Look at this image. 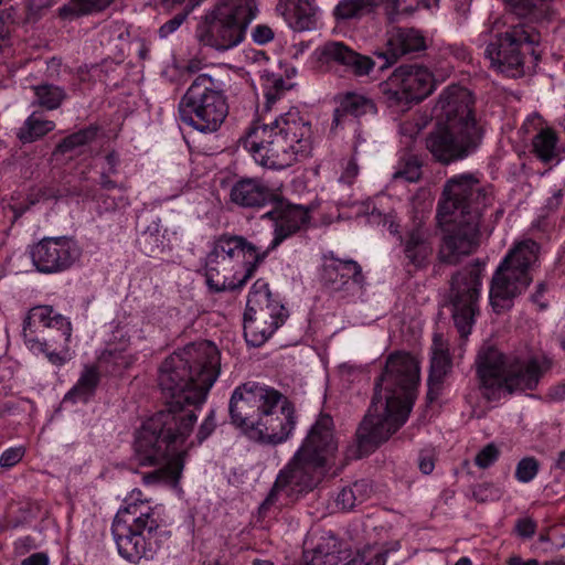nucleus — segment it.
<instances>
[{"label": "nucleus", "mask_w": 565, "mask_h": 565, "mask_svg": "<svg viewBox=\"0 0 565 565\" xmlns=\"http://www.w3.org/2000/svg\"><path fill=\"white\" fill-rule=\"evenodd\" d=\"M329 466L311 456L297 450L287 465L279 471L273 489L260 505V511L265 512L276 503L280 505L287 502H280V497L285 495L290 501L313 491L323 480Z\"/></svg>", "instance_id": "4468645a"}, {"label": "nucleus", "mask_w": 565, "mask_h": 565, "mask_svg": "<svg viewBox=\"0 0 565 565\" xmlns=\"http://www.w3.org/2000/svg\"><path fill=\"white\" fill-rule=\"evenodd\" d=\"M508 565H539L536 559L523 561L519 556H512L508 561Z\"/></svg>", "instance_id": "680f3d73"}, {"label": "nucleus", "mask_w": 565, "mask_h": 565, "mask_svg": "<svg viewBox=\"0 0 565 565\" xmlns=\"http://www.w3.org/2000/svg\"><path fill=\"white\" fill-rule=\"evenodd\" d=\"M404 253L408 262L416 268L427 266L433 254V243L429 230L420 222L414 223L406 231Z\"/></svg>", "instance_id": "c85d7f7f"}, {"label": "nucleus", "mask_w": 565, "mask_h": 565, "mask_svg": "<svg viewBox=\"0 0 565 565\" xmlns=\"http://www.w3.org/2000/svg\"><path fill=\"white\" fill-rule=\"evenodd\" d=\"M114 339H118L120 343L118 345L114 343L109 344V347L99 355L98 362L100 364L109 365L110 367L108 371L110 373H118L134 363V356L127 353L129 337H126L122 329H117L114 332Z\"/></svg>", "instance_id": "72a5a7b5"}, {"label": "nucleus", "mask_w": 565, "mask_h": 565, "mask_svg": "<svg viewBox=\"0 0 565 565\" xmlns=\"http://www.w3.org/2000/svg\"><path fill=\"white\" fill-rule=\"evenodd\" d=\"M525 125H533L537 130L532 138L533 153L545 163L559 161L561 147L556 131L551 127H544L542 117L537 114L530 116Z\"/></svg>", "instance_id": "c756f323"}, {"label": "nucleus", "mask_w": 565, "mask_h": 565, "mask_svg": "<svg viewBox=\"0 0 565 565\" xmlns=\"http://www.w3.org/2000/svg\"><path fill=\"white\" fill-rule=\"evenodd\" d=\"M540 246L532 239L516 244L494 271L490 286V303L498 313L512 307L531 284V271L539 259Z\"/></svg>", "instance_id": "ddd939ff"}, {"label": "nucleus", "mask_w": 565, "mask_h": 565, "mask_svg": "<svg viewBox=\"0 0 565 565\" xmlns=\"http://www.w3.org/2000/svg\"><path fill=\"white\" fill-rule=\"evenodd\" d=\"M320 279L331 292L348 291L352 286L362 287L361 266L353 259H341L333 252L322 255Z\"/></svg>", "instance_id": "aec40b11"}, {"label": "nucleus", "mask_w": 565, "mask_h": 565, "mask_svg": "<svg viewBox=\"0 0 565 565\" xmlns=\"http://www.w3.org/2000/svg\"><path fill=\"white\" fill-rule=\"evenodd\" d=\"M22 335L30 351L44 354L55 366H62L72 359V324L51 306H35L29 310L23 321Z\"/></svg>", "instance_id": "9d476101"}, {"label": "nucleus", "mask_w": 565, "mask_h": 565, "mask_svg": "<svg viewBox=\"0 0 565 565\" xmlns=\"http://www.w3.org/2000/svg\"><path fill=\"white\" fill-rule=\"evenodd\" d=\"M230 199L237 206L257 209L273 202L276 193L258 179L244 178L232 185Z\"/></svg>", "instance_id": "393cba45"}, {"label": "nucleus", "mask_w": 565, "mask_h": 565, "mask_svg": "<svg viewBox=\"0 0 565 565\" xmlns=\"http://www.w3.org/2000/svg\"><path fill=\"white\" fill-rule=\"evenodd\" d=\"M216 428L215 412L212 409L204 418L196 433V444H202L207 439Z\"/></svg>", "instance_id": "8fccbe9b"}, {"label": "nucleus", "mask_w": 565, "mask_h": 565, "mask_svg": "<svg viewBox=\"0 0 565 565\" xmlns=\"http://www.w3.org/2000/svg\"><path fill=\"white\" fill-rule=\"evenodd\" d=\"M267 256L268 250L244 236L223 234L214 239L206 255V284L215 292L242 288Z\"/></svg>", "instance_id": "1a4fd4ad"}, {"label": "nucleus", "mask_w": 565, "mask_h": 565, "mask_svg": "<svg viewBox=\"0 0 565 565\" xmlns=\"http://www.w3.org/2000/svg\"><path fill=\"white\" fill-rule=\"evenodd\" d=\"M167 231H162L160 220H154L146 230L141 232L139 237V245L141 250L148 255L153 256L163 253L169 248V239L166 235Z\"/></svg>", "instance_id": "e433bc0d"}, {"label": "nucleus", "mask_w": 565, "mask_h": 565, "mask_svg": "<svg viewBox=\"0 0 565 565\" xmlns=\"http://www.w3.org/2000/svg\"><path fill=\"white\" fill-rule=\"evenodd\" d=\"M105 163L106 166L104 171H106L108 174H115L119 163L118 154L115 151L107 153L105 157Z\"/></svg>", "instance_id": "4d7b16f0"}, {"label": "nucleus", "mask_w": 565, "mask_h": 565, "mask_svg": "<svg viewBox=\"0 0 565 565\" xmlns=\"http://www.w3.org/2000/svg\"><path fill=\"white\" fill-rule=\"evenodd\" d=\"M418 467L424 475L431 473L435 468L434 457L428 452H420L418 458Z\"/></svg>", "instance_id": "6e6d98bb"}, {"label": "nucleus", "mask_w": 565, "mask_h": 565, "mask_svg": "<svg viewBox=\"0 0 565 565\" xmlns=\"http://www.w3.org/2000/svg\"><path fill=\"white\" fill-rule=\"evenodd\" d=\"M550 366L551 362L545 358L521 360L503 354L489 343L480 348L476 358L480 388L488 399H498L502 393L534 390Z\"/></svg>", "instance_id": "6e6552de"}, {"label": "nucleus", "mask_w": 565, "mask_h": 565, "mask_svg": "<svg viewBox=\"0 0 565 565\" xmlns=\"http://www.w3.org/2000/svg\"><path fill=\"white\" fill-rule=\"evenodd\" d=\"M102 380L99 367L95 364H85L73 387L65 394L64 403H88L96 394Z\"/></svg>", "instance_id": "2f4dec72"}, {"label": "nucleus", "mask_w": 565, "mask_h": 565, "mask_svg": "<svg viewBox=\"0 0 565 565\" xmlns=\"http://www.w3.org/2000/svg\"><path fill=\"white\" fill-rule=\"evenodd\" d=\"M545 0H505V6L518 17L525 18L535 12V10H543Z\"/></svg>", "instance_id": "c03bdc74"}, {"label": "nucleus", "mask_w": 565, "mask_h": 565, "mask_svg": "<svg viewBox=\"0 0 565 565\" xmlns=\"http://www.w3.org/2000/svg\"><path fill=\"white\" fill-rule=\"evenodd\" d=\"M21 565H49V557L44 553H34L23 559Z\"/></svg>", "instance_id": "13d9d810"}, {"label": "nucleus", "mask_w": 565, "mask_h": 565, "mask_svg": "<svg viewBox=\"0 0 565 565\" xmlns=\"http://www.w3.org/2000/svg\"><path fill=\"white\" fill-rule=\"evenodd\" d=\"M386 49L376 53L390 66L406 54L425 51L426 40L419 30L413 28H392L386 32Z\"/></svg>", "instance_id": "4be33fe9"}, {"label": "nucleus", "mask_w": 565, "mask_h": 565, "mask_svg": "<svg viewBox=\"0 0 565 565\" xmlns=\"http://www.w3.org/2000/svg\"><path fill=\"white\" fill-rule=\"evenodd\" d=\"M370 490L365 481H356L350 487L343 488L337 495L335 503L341 510H351L362 503Z\"/></svg>", "instance_id": "a19ab883"}, {"label": "nucleus", "mask_w": 565, "mask_h": 565, "mask_svg": "<svg viewBox=\"0 0 565 565\" xmlns=\"http://www.w3.org/2000/svg\"><path fill=\"white\" fill-rule=\"evenodd\" d=\"M449 344L443 334L436 333L433 338L430 373L428 377L427 397L434 401L438 397L445 376L451 370Z\"/></svg>", "instance_id": "cd10ccee"}, {"label": "nucleus", "mask_w": 565, "mask_h": 565, "mask_svg": "<svg viewBox=\"0 0 565 565\" xmlns=\"http://www.w3.org/2000/svg\"><path fill=\"white\" fill-rule=\"evenodd\" d=\"M111 533L119 555L132 564L153 559L169 534L161 529L153 508L139 489L125 498L113 521Z\"/></svg>", "instance_id": "0eeeda50"}, {"label": "nucleus", "mask_w": 565, "mask_h": 565, "mask_svg": "<svg viewBox=\"0 0 565 565\" xmlns=\"http://www.w3.org/2000/svg\"><path fill=\"white\" fill-rule=\"evenodd\" d=\"M189 12L190 11H188V9L186 10L184 9L183 12L175 14L172 19H170L164 24H162L158 31L159 36L161 39H166L170 34H172L174 31H177L181 26V24L185 21Z\"/></svg>", "instance_id": "09e8293b"}, {"label": "nucleus", "mask_w": 565, "mask_h": 565, "mask_svg": "<svg viewBox=\"0 0 565 565\" xmlns=\"http://www.w3.org/2000/svg\"><path fill=\"white\" fill-rule=\"evenodd\" d=\"M253 41L259 45H264L274 39L273 30L265 24H258L252 32Z\"/></svg>", "instance_id": "603ef678"}, {"label": "nucleus", "mask_w": 565, "mask_h": 565, "mask_svg": "<svg viewBox=\"0 0 565 565\" xmlns=\"http://www.w3.org/2000/svg\"><path fill=\"white\" fill-rule=\"evenodd\" d=\"M55 126L43 113L33 111L18 129L17 137L22 143H31L53 131Z\"/></svg>", "instance_id": "f704fd0d"}, {"label": "nucleus", "mask_w": 565, "mask_h": 565, "mask_svg": "<svg viewBox=\"0 0 565 565\" xmlns=\"http://www.w3.org/2000/svg\"><path fill=\"white\" fill-rule=\"evenodd\" d=\"M201 68H202V62L198 58H191L182 67V72L189 73V74H195V73L200 72Z\"/></svg>", "instance_id": "052dcab7"}, {"label": "nucleus", "mask_w": 565, "mask_h": 565, "mask_svg": "<svg viewBox=\"0 0 565 565\" xmlns=\"http://www.w3.org/2000/svg\"><path fill=\"white\" fill-rule=\"evenodd\" d=\"M544 291H545V286H544V284H540V285L537 286V290H536V292H535V294H533V295H532V297H531V298H532V301H533V302H535V303H539V305H540V307H541L542 309L546 307L544 303H541V302H540V297L543 295V292H544Z\"/></svg>", "instance_id": "69168bd1"}, {"label": "nucleus", "mask_w": 565, "mask_h": 565, "mask_svg": "<svg viewBox=\"0 0 565 565\" xmlns=\"http://www.w3.org/2000/svg\"><path fill=\"white\" fill-rule=\"evenodd\" d=\"M228 412L235 426L273 445L290 437L297 419L295 406L286 395L257 382H247L234 390Z\"/></svg>", "instance_id": "423d86ee"}, {"label": "nucleus", "mask_w": 565, "mask_h": 565, "mask_svg": "<svg viewBox=\"0 0 565 565\" xmlns=\"http://www.w3.org/2000/svg\"><path fill=\"white\" fill-rule=\"evenodd\" d=\"M418 382L419 366L411 354L394 353L388 356L367 413L356 430V457L386 441L406 423Z\"/></svg>", "instance_id": "7ed1b4c3"}, {"label": "nucleus", "mask_w": 565, "mask_h": 565, "mask_svg": "<svg viewBox=\"0 0 565 565\" xmlns=\"http://www.w3.org/2000/svg\"><path fill=\"white\" fill-rule=\"evenodd\" d=\"M344 558L339 540L330 533L322 535L312 550L303 552L306 565H339Z\"/></svg>", "instance_id": "473e14b6"}, {"label": "nucleus", "mask_w": 565, "mask_h": 565, "mask_svg": "<svg viewBox=\"0 0 565 565\" xmlns=\"http://www.w3.org/2000/svg\"><path fill=\"white\" fill-rule=\"evenodd\" d=\"M32 90L34 93L32 104L49 111L60 108L68 97L64 87L51 83L34 85Z\"/></svg>", "instance_id": "c9c22d12"}, {"label": "nucleus", "mask_w": 565, "mask_h": 565, "mask_svg": "<svg viewBox=\"0 0 565 565\" xmlns=\"http://www.w3.org/2000/svg\"><path fill=\"white\" fill-rule=\"evenodd\" d=\"M245 313L258 318L259 321L277 322V327L285 321L284 306L273 298L269 285L264 279L256 280L247 297Z\"/></svg>", "instance_id": "5701e85b"}, {"label": "nucleus", "mask_w": 565, "mask_h": 565, "mask_svg": "<svg viewBox=\"0 0 565 565\" xmlns=\"http://www.w3.org/2000/svg\"><path fill=\"white\" fill-rule=\"evenodd\" d=\"M269 204H273V209L262 215V220L270 221L274 228V238L266 248L268 254L285 239L306 227L310 220L308 209L300 204H292L278 194Z\"/></svg>", "instance_id": "6ab92c4d"}, {"label": "nucleus", "mask_w": 565, "mask_h": 565, "mask_svg": "<svg viewBox=\"0 0 565 565\" xmlns=\"http://www.w3.org/2000/svg\"><path fill=\"white\" fill-rule=\"evenodd\" d=\"M536 530V523L530 518H523L516 521L515 531L524 539H530L534 535Z\"/></svg>", "instance_id": "864d4df0"}, {"label": "nucleus", "mask_w": 565, "mask_h": 565, "mask_svg": "<svg viewBox=\"0 0 565 565\" xmlns=\"http://www.w3.org/2000/svg\"><path fill=\"white\" fill-rule=\"evenodd\" d=\"M455 565H472V562L469 557H460Z\"/></svg>", "instance_id": "774afa93"}, {"label": "nucleus", "mask_w": 565, "mask_h": 565, "mask_svg": "<svg viewBox=\"0 0 565 565\" xmlns=\"http://www.w3.org/2000/svg\"><path fill=\"white\" fill-rule=\"evenodd\" d=\"M262 85L265 97L262 115L248 130L243 146L258 164L285 169L309 156L311 124L296 108L274 119L268 118L266 114L294 84L281 74L264 72Z\"/></svg>", "instance_id": "f03ea898"}, {"label": "nucleus", "mask_w": 565, "mask_h": 565, "mask_svg": "<svg viewBox=\"0 0 565 565\" xmlns=\"http://www.w3.org/2000/svg\"><path fill=\"white\" fill-rule=\"evenodd\" d=\"M32 264L43 274H56L71 268L81 257L78 244L71 237H44L30 250Z\"/></svg>", "instance_id": "a211bd4d"}, {"label": "nucleus", "mask_w": 565, "mask_h": 565, "mask_svg": "<svg viewBox=\"0 0 565 565\" xmlns=\"http://www.w3.org/2000/svg\"><path fill=\"white\" fill-rule=\"evenodd\" d=\"M114 0H71L58 9L62 19H73L78 15L88 14L107 8Z\"/></svg>", "instance_id": "58836bf2"}, {"label": "nucleus", "mask_w": 565, "mask_h": 565, "mask_svg": "<svg viewBox=\"0 0 565 565\" xmlns=\"http://www.w3.org/2000/svg\"><path fill=\"white\" fill-rule=\"evenodd\" d=\"M499 455V448L492 443L488 444L476 455L475 463L481 469H487L498 460Z\"/></svg>", "instance_id": "49530a36"}, {"label": "nucleus", "mask_w": 565, "mask_h": 565, "mask_svg": "<svg viewBox=\"0 0 565 565\" xmlns=\"http://www.w3.org/2000/svg\"><path fill=\"white\" fill-rule=\"evenodd\" d=\"M97 137V128L94 126L81 129L67 137H65L55 148V154H66L76 151L78 148L84 147Z\"/></svg>", "instance_id": "ea45409f"}, {"label": "nucleus", "mask_w": 565, "mask_h": 565, "mask_svg": "<svg viewBox=\"0 0 565 565\" xmlns=\"http://www.w3.org/2000/svg\"><path fill=\"white\" fill-rule=\"evenodd\" d=\"M391 550L369 546L362 550L353 559L354 565H385Z\"/></svg>", "instance_id": "37998d69"}, {"label": "nucleus", "mask_w": 565, "mask_h": 565, "mask_svg": "<svg viewBox=\"0 0 565 565\" xmlns=\"http://www.w3.org/2000/svg\"><path fill=\"white\" fill-rule=\"evenodd\" d=\"M551 395L555 399H559V401L565 399V384H561V385L553 387Z\"/></svg>", "instance_id": "0e129e2a"}, {"label": "nucleus", "mask_w": 565, "mask_h": 565, "mask_svg": "<svg viewBox=\"0 0 565 565\" xmlns=\"http://www.w3.org/2000/svg\"><path fill=\"white\" fill-rule=\"evenodd\" d=\"M480 268L465 267L457 271L450 284L452 319L461 338H467L479 313Z\"/></svg>", "instance_id": "f3484780"}, {"label": "nucleus", "mask_w": 565, "mask_h": 565, "mask_svg": "<svg viewBox=\"0 0 565 565\" xmlns=\"http://www.w3.org/2000/svg\"><path fill=\"white\" fill-rule=\"evenodd\" d=\"M220 367V352L210 341L190 343L162 362L158 382L167 398L166 407L142 424L135 440L139 465H163L142 477L146 484L179 480L186 454L181 447L193 430L196 411L217 380Z\"/></svg>", "instance_id": "f257e3e1"}, {"label": "nucleus", "mask_w": 565, "mask_h": 565, "mask_svg": "<svg viewBox=\"0 0 565 565\" xmlns=\"http://www.w3.org/2000/svg\"><path fill=\"white\" fill-rule=\"evenodd\" d=\"M227 114L221 82L205 73L195 76L179 103L182 122L203 134L217 131Z\"/></svg>", "instance_id": "f8f14e48"}, {"label": "nucleus", "mask_w": 565, "mask_h": 565, "mask_svg": "<svg viewBox=\"0 0 565 565\" xmlns=\"http://www.w3.org/2000/svg\"><path fill=\"white\" fill-rule=\"evenodd\" d=\"M256 13L255 0H221L199 24L195 36L203 45L225 52L243 42Z\"/></svg>", "instance_id": "9b49d317"}, {"label": "nucleus", "mask_w": 565, "mask_h": 565, "mask_svg": "<svg viewBox=\"0 0 565 565\" xmlns=\"http://www.w3.org/2000/svg\"><path fill=\"white\" fill-rule=\"evenodd\" d=\"M420 167V162L415 156H406L399 161L393 178L395 180L402 179L407 182H416L422 174Z\"/></svg>", "instance_id": "79ce46f5"}, {"label": "nucleus", "mask_w": 565, "mask_h": 565, "mask_svg": "<svg viewBox=\"0 0 565 565\" xmlns=\"http://www.w3.org/2000/svg\"><path fill=\"white\" fill-rule=\"evenodd\" d=\"M437 122L426 137V148L435 160L449 164L476 152L483 139V128L476 118L471 92L450 85L434 107Z\"/></svg>", "instance_id": "39448f33"}, {"label": "nucleus", "mask_w": 565, "mask_h": 565, "mask_svg": "<svg viewBox=\"0 0 565 565\" xmlns=\"http://www.w3.org/2000/svg\"><path fill=\"white\" fill-rule=\"evenodd\" d=\"M319 50L322 61L341 64L356 76L369 75L375 65L371 57L356 53L342 42H328Z\"/></svg>", "instance_id": "b1692460"}, {"label": "nucleus", "mask_w": 565, "mask_h": 565, "mask_svg": "<svg viewBox=\"0 0 565 565\" xmlns=\"http://www.w3.org/2000/svg\"><path fill=\"white\" fill-rule=\"evenodd\" d=\"M359 174V167L354 159L348 161L347 167L344 168L343 173L340 177V182L351 184L356 175Z\"/></svg>", "instance_id": "5fc2aeb1"}, {"label": "nucleus", "mask_w": 565, "mask_h": 565, "mask_svg": "<svg viewBox=\"0 0 565 565\" xmlns=\"http://www.w3.org/2000/svg\"><path fill=\"white\" fill-rule=\"evenodd\" d=\"M23 456L24 449L22 447L9 448L0 456V467L11 468L20 462Z\"/></svg>", "instance_id": "3c124183"}, {"label": "nucleus", "mask_w": 565, "mask_h": 565, "mask_svg": "<svg viewBox=\"0 0 565 565\" xmlns=\"http://www.w3.org/2000/svg\"><path fill=\"white\" fill-rule=\"evenodd\" d=\"M539 42V33L515 25L498 35L497 40L487 46L484 55L495 71L510 77H519L524 73L525 54H534L533 46Z\"/></svg>", "instance_id": "2eb2a0df"}, {"label": "nucleus", "mask_w": 565, "mask_h": 565, "mask_svg": "<svg viewBox=\"0 0 565 565\" xmlns=\"http://www.w3.org/2000/svg\"><path fill=\"white\" fill-rule=\"evenodd\" d=\"M539 467V461L534 457H525L516 465L515 478L522 483H527L536 477Z\"/></svg>", "instance_id": "a18cd8bd"}, {"label": "nucleus", "mask_w": 565, "mask_h": 565, "mask_svg": "<svg viewBox=\"0 0 565 565\" xmlns=\"http://www.w3.org/2000/svg\"><path fill=\"white\" fill-rule=\"evenodd\" d=\"M444 196L437 216L440 223L449 227L444 234L438 258L441 263L456 265L477 249L480 220L484 210L492 204L493 196L472 174L448 180Z\"/></svg>", "instance_id": "20e7f679"}, {"label": "nucleus", "mask_w": 565, "mask_h": 565, "mask_svg": "<svg viewBox=\"0 0 565 565\" xmlns=\"http://www.w3.org/2000/svg\"><path fill=\"white\" fill-rule=\"evenodd\" d=\"M202 0H162V2L170 8L179 4H184V9L188 11L193 10Z\"/></svg>", "instance_id": "bf43d9fd"}, {"label": "nucleus", "mask_w": 565, "mask_h": 565, "mask_svg": "<svg viewBox=\"0 0 565 565\" xmlns=\"http://www.w3.org/2000/svg\"><path fill=\"white\" fill-rule=\"evenodd\" d=\"M298 450L320 459L322 463L330 467L331 460L338 450L332 417L321 415L311 426Z\"/></svg>", "instance_id": "412c9836"}, {"label": "nucleus", "mask_w": 565, "mask_h": 565, "mask_svg": "<svg viewBox=\"0 0 565 565\" xmlns=\"http://www.w3.org/2000/svg\"><path fill=\"white\" fill-rule=\"evenodd\" d=\"M501 494V490L492 483L478 484L472 491L473 498L479 502L499 500Z\"/></svg>", "instance_id": "de8ad7c7"}, {"label": "nucleus", "mask_w": 565, "mask_h": 565, "mask_svg": "<svg viewBox=\"0 0 565 565\" xmlns=\"http://www.w3.org/2000/svg\"><path fill=\"white\" fill-rule=\"evenodd\" d=\"M277 329V322L259 321L258 318L244 313V337L252 347L263 345Z\"/></svg>", "instance_id": "4c0bfd02"}, {"label": "nucleus", "mask_w": 565, "mask_h": 565, "mask_svg": "<svg viewBox=\"0 0 565 565\" xmlns=\"http://www.w3.org/2000/svg\"><path fill=\"white\" fill-rule=\"evenodd\" d=\"M557 466L565 470V450L559 454Z\"/></svg>", "instance_id": "338daca9"}, {"label": "nucleus", "mask_w": 565, "mask_h": 565, "mask_svg": "<svg viewBox=\"0 0 565 565\" xmlns=\"http://www.w3.org/2000/svg\"><path fill=\"white\" fill-rule=\"evenodd\" d=\"M380 6H384L390 22L396 21L401 13V0H340L333 10V15L341 21L360 19L372 13Z\"/></svg>", "instance_id": "a878e982"}, {"label": "nucleus", "mask_w": 565, "mask_h": 565, "mask_svg": "<svg viewBox=\"0 0 565 565\" xmlns=\"http://www.w3.org/2000/svg\"><path fill=\"white\" fill-rule=\"evenodd\" d=\"M276 10L298 32L316 29L319 8L310 0H278Z\"/></svg>", "instance_id": "bb28decb"}, {"label": "nucleus", "mask_w": 565, "mask_h": 565, "mask_svg": "<svg viewBox=\"0 0 565 565\" xmlns=\"http://www.w3.org/2000/svg\"><path fill=\"white\" fill-rule=\"evenodd\" d=\"M436 88L433 73L425 66L412 64L397 67L388 79L381 84V90L390 107L405 109V105L419 103Z\"/></svg>", "instance_id": "dca6fc26"}, {"label": "nucleus", "mask_w": 565, "mask_h": 565, "mask_svg": "<svg viewBox=\"0 0 565 565\" xmlns=\"http://www.w3.org/2000/svg\"><path fill=\"white\" fill-rule=\"evenodd\" d=\"M335 103L337 107L333 111L332 130L342 125L348 116L360 118L365 115H375L377 111L372 99L356 93L337 95Z\"/></svg>", "instance_id": "7c9ffc66"}, {"label": "nucleus", "mask_w": 565, "mask_h": 565, "mask_svg": "<svg viewBox=\"0 0 565 565\" xmlns=\"http://www.w3.org/2000/svg\"><path fill=\"white\" fill-rule=\"evenodd\" d=\"M109 175L106 171L103 172L100 178V184L106 190H111L117 186V183L109 179Z\"/></svg>", "instance_id": "e2e57ef3"}]
</instances>
